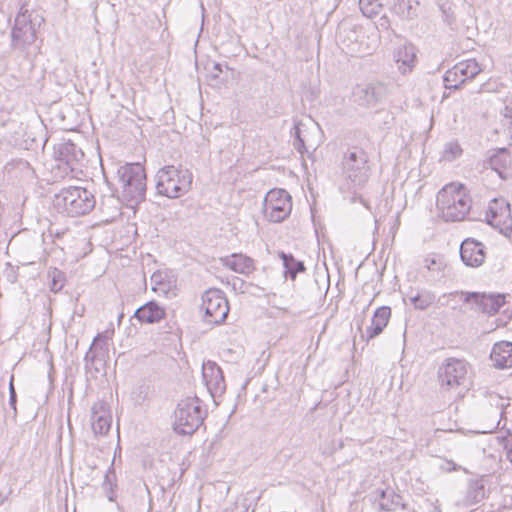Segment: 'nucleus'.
Masks as SVG:
<instances>
[{"label":"nucleus","mask_w":512,"mask_h":512,"mask_svg":"<svg viewBox=\"0 0 512 512\" xmlns=\"http://www.w3.org/2000/svg\"><path fill=\"white\" fill-rule=\"evenodd\" d=\"M461 74L456 73V66L447 70L444 74L443 80L447 89H458L464 82H461Z\"/></svg>","instance_id":"nucleus-37"},{"label":"nucleus","mask_w":512,"mask_h":512,"mask_svg":"<svg viewBox=\"0 0 512 512\" xmlns=\"http://www.w3.org/2000/svg\"><path fill=\"white\" fill-rule=\"evenodd\" d=\"M387 94V87L381 82L357 85L352 92L353 102L363 107L377 105Z\"/></svg>","instance_id":"nucleus-14"},{"label":"nucleus","mask_w":512,"mask_h":512,"mask_svg":"<svg viewBox=\"0 0 512 512\" xmlns=\"http://www.w3.org/2000/svg\"><path fill=\"white\" fill-rule=\"evenodd\" d=\"M490 167L498 176L505 180L509 177V167L511 157L506 149H501L498 153L492 155L489 159Z\"/></svg>","instance_id":"nucleus-26"},{"label":"nucleus","mask_w":512,"mask_h":512,"mask_svg":"<svg viewBox=\"0 0 512 512\" xmlns=\"http://www.w3.org/2000/svg\"><path fill=\"white\" fill-rule=\"evenodd\" d=\"M486 257L483 243L474 239H465L460 245V258L466 266L478 267Z\"/></svg>","instance_id":"nucleus-18"},{"label":"nucleus","mask_w":512,"mask_h":512,"mask_svg":"<svg viewBox=\"0 0 512 512\" xmlns=\"http://www.w3.org/2000/svg\"><path fill=\"white\" fill-rule=\"evenodd\" d=\"M117 176L122 197L126 201L138 203L145 198L146 173L140 163H126L120 166Z\"/></svg>","instance_id":"nucleus-6"},{"label":"nucleus","mask_w":512,"mask_h":512,"mask_svg":"<svg viewBox=\"0 0 512 512\" xmlns=\"http://www.w3.org/2000/svg\"><path fill=\"white\" fill-rule=\"evenodd\" d=\"M51 284L50 288L52 291L57 292L62 289L64 285V274L58 269H54L51 273Z\"/></svg>","instance_id":"nucleus-40"},{"label":"nucleus","mask_w":512,"mask_h":512,"mask_svg":"<svg viewBox=\"0 0 512 512\" xmlns=\"http://www.w3.org/2000/svg\"><path fill=\"white\" fill-rule=\"evenodd\" d=\"M54 159L56 161V165L53 167L55 177L76 178L82 172L84 152L72 141H65L55 145Z\"/></svg>","instance_id":"nucleus-8"},{"label":"nucleus","mask_w":512,"mask_h":512,"mask_svg":"<svg viewBox=\"0 0 512 512\" xmlns=\"http://www.w3.org/2000/svg\"><path fill=\"white\" fill-rule=\"evenodd\" d=\"M124 317V314L121 313L119 316H118V323L120 324L121 323V320L123 319Z\"/></svg>","instance_id":"nucleus-48"},{"label":"nucleus","mask_w":512,"mask_h":512,"mask_svg":"<svg viewBox=\"0 0 512 512\" xmlns=\"http://www.w3.org/2000/svg\"><path fill=\"white\" fill-rule=\"evenodd\" d=\"M152 289L158 294L167 295L172 288V283L168 279V274L162 271H156L151 276Z\"/></svg>","instance_id":"nucleus-33"},{"label":"nucleus","mask_w":512,"mask_h":512,"mask_svg":"<svg viewBox=\"0 0 512 512\" xmlns=\"http://www.w3.org/2000/svg\"><path fill=\"white\" fill-rule=\"evenodd\" d=\"M202 378L213 398L221 396L225 392L226 383L223 372L216 362L209 360L203 363Z\"/></svg>","instance_id":"nucleus-16"},{"label":"nucleus","mask_w":512,"mask_h":512,"mask_svg":"<svg viewBox=\"0 0 512 512\" xmlns=\"http://www.w3.org/2000/svg\"><path fill=\"white\" fill-rule=\"evenodd\" d=\"M487 400L492 410L490 413L493 414L495 419L502 417L505 413V409L510 405L507 399L498 394H489Z\"/></svg>","instance_id":"nucleus-34"},{"label":"nucleus","mask_w":512,"mask_h":512,"mask_svg":"<svg viewBox=\"0 0 512 512\" xmlns=\"http://www.w3.org/2000/svg\"><path fill=\"white\" fill-rule=\"evenodd\" d=\"M165 309L161 307L156 301H149L139 307L133 317L142 323H158L165 318Z\"/></svg>","instance_id":"nucleus-23"},{"label":"nucleus","mask_w":512,"mask_h":512,"mask_svg":"<svg viewBox=\"0 0 512 512\" xmlns=\"http://www.w3.org/2000/svg\"><path fill=\"white\" fill-rule=\"evenodd\" d=\"M54 204L59 211L74 217L89 213L95 207L96 200L88 189L69 186L55 195Z\"/></svg>","instance_id":"nucleus-4"},{"label":"nucleus","mask_w":512,"mask_h":512,"mask_svg":"<svg viewBox=\"0 0 512 512\" xmlns=\"http://www.w3.org/2000/svg\"><path fill=\"white\" fill-rule=\"evenodd\" d=\"M236 281L240 282L241 285H244V281L239 279V278H236Z\"/></svg>","instance_id":"nucleus-50"},{"label":"nucleus","mask_w":512,"mask_h":512,"mask_svg":"<svg viewBox=\"0 0 512 512\" xmlns=\"http://www.w3.org/2000/svg\"><path fill=\"white\" fill-rule=\"evenodd\" d=\"M393 58L402 74L410 73L417 62L416 47L412 43L399 45L393 52Z\"/></svg>","instance_id":"nucleus-21"},{"label":"nucleus","mask_w":512,"mask_h":512,"mask_svg":"<svg viewBox=\"0 0 512 512\" xmlns=\"http://www.w3.org/2000/svg\"><path fill=\"white\" fill-rule=\"evenodd\" d=\"M456 294L463 297L465 303L472 304V309L488 315L498 313L505 303V297L501 294L464 291L456 292Z\"/></svg>","instance_id":"nucleus-13"},{"label":"nucleus","mask_w":512,"mask_h":512,"mask_svg":"<svg viewBox=\"0 0 512 512\" xmlns=\"http://www.w3.org/2000/svg\"><path fill=\"white\" fill-rule=\"evenodd\" d=\"M106 340L107 337L101 334H98L94 338L93 343L90 346L84 358L86 370L95 369L97 372L99 371V368L96 366V363L101 362V359H99L98 354L95 351H93V348L95 347L96 350L99 349L102 351L107 350L108 345Z\"/></svg>","instance_id":"nucleus-27"},{"label":"nucleus","mask_w":512,"mask_h":512,"mask_svg":"<svg viewBox=\"0 0 512 512\" xmlns=\"http://www.w3.org/2000/svg\"><path fill=\"white\" fill-rule=\"evenodd\" d=\"M442 469L451 472L457 470V466L453 461H446L444 465H442Z\"/></svg>","instance_id":"nucleus-45"},{"label":"nucleus","mask_w":512,"mask_h":512,"mask_svg":"<svg viewBox=\"0 0 512 512\" xmlns=\"http://www.w3.org/2000/svg\"><path fill=\"white\" fill-rule=\"evenodd\" d=\"M431 505H433V507H434V510H433V511L440 512V510L438 509V506H437V505H434L433 503H431Z\"/></svg>","instance_id":"nucleus-49"},{"label":"nucleus","mask_w":512,"mask_h":512,"mask_svg":"<svg viewBox=\"0 0 512 512\" xmlns=\"http://www.w3.org/2000/svg\"><path fill=\"white\" fill-rule=\"evenodd\" d=\"M456 66V73H460L462 78L461 82H465L467 79H472L481 72L480 65L475 59H468L461 61Z\"/></svg>","instance_id":"nucleus-32"},{"label":"nucleus","mask_w":512,"mask_h":512,"mask_svg":"<svg viewBox=\"0 0 512 512\" xmlns=\"http://www.w3.org/2000/svg\"><path fill=\"white\" fill-rule=\"evenodd\" d=\"M437 208L445 221H462L471 209L472 200L460 183L445 185L437 194Z\"/></svg>","instance_id":"nucleus-1"},{"label":"nucleus","mask_w":512,"mask_h":512,"mask_svg":"<svg viewBox=\"0 0 512 512\" xmlns=\"http://www.w3.org/2000/svg\"><path fill=\"white\" fill-rule=\"evenodd\" d=\"M448 149L450 150V152L453 154V156L455 157L457 154H459L460 152V148L457 144H452V143H449L446 147V152L448 151Z\"/></svg>","instance_id":"nucleus-46"},{"label":"nucleus","mask_w":512,"mask_h":512,"mask_svg":"<svg viewBox=\"0 0 512 512\" xmlns=\"http://www.w3.org/2000/svg\"><path fill=\"white\" fill-rule=\"evenodd\" d=\"M112 417L109 405L105 401H97L91 408V426L95 435H105L111 428Z\"/></svg>","instance_id":"nucleus-19"},{"label":"nucleus","mask_w":512,"mask_h":512,"mask_svg":"<svg viewBox=\"0 0 512 512\" xmlns=\"http://www.w3.org/2000/svg\"><path fill=\"white\" fill-rule=\"evenodd\" d=\"M410 300L416 309L425 310L434 303L435 295L425 291L411 296Z\"/></svg>","instance_id":"nucleus-35"},{"label":"nucleus","mask_w":512,"mask_h":512,"mask_svg":"<svg viewBox=\"0 0 512 512\" xmlns=\"http://www.w3.org/2000/svg\"><path fill=\"white\" fill-rule=\"evenodd\" d=\"M319 130L318 126L312 125L311 128L301 121H296L291 131L293 136V146L301 154L309 152L310 149L313 151L317 147V143L312 140V133Z\"/></svg>","instance_id":"nucleus-17"},{"label":"nucleus","mask_w":512,"mask_h":512,"mask_svg":"<svg viewBox=\"0 0 512 512\" xmlns=\"http://www.w3.org/2000/svg\"><path fill=\"white\" fill-rule=\"evenodd\" d=\"M206 415L198 397L182 399L174 411V431L180 435H192L203 424Z\"/></svg>","instance_id":"nucleus-3"},{"label":"nucleus","mask_w":512,"mask_h":512,"mask_svg":"<svg viewBox=\"0 0 512 512\" xmlns=\"http://www.w3.org/2000/svg\"><path fill=\"white\" fill-rule=\"evenodd\" d=\"M391 317V308L388 306H381L377 308L373 314L371 325L368 326L365 330V333L362 334V338H365L366 341H370L374 339L378 335H380L384 328L387 326Z\"/></svg>","instance_id":"nucleus-22"},{"label":"nucleus","mask_w":512,"mask_h":512,"mask_svg":"<svg viewBox=\"0 0 512 512\" xmlns=\"http://www.w3.org/2000/svg\"><path fill=\"white\" fill-rule=\"evenodd\" d=\"M155 178L159 195L178 198L189 191L193 176L187 169L167 165L158 170Z\"/></svg>","instance_id":"nucleus-5"},{"label":"nucleus","mask_w":512,"mask_h":512,"mask_svg":"<svg viewBox=\"0 0 512 512\" xmlns=\"http://www.w3.org/2000/svg\"><path fill=\"white\" fill-rule=\"evenodd\" d=\"M43 18L22 5L15 18V24L11 30V46L14 49L25 51L36 40L37 28L43 22Z\"/></svg>","instance_id":"nucleus-7"},{"label":"nucleus","mask_w":512,"mask_h":512,"mask_svg":"<svg viewBox=\"0 0 512 512\" xmlns=\"http://www.w3.org/2000/svg\"><path fill=\"white\" fill-rule=\"evenodd\" d=\"M424 263L428 270L436 272L437 274H439L445 268L443 258L436 255L428 256L425 258Z\"/></svg>","instance_id":"nucleus-39"},{"label":"nucleus","mask_w":512,"mask_h":512,"mask_svg":"<svg viewBox=\"0 0 512 512\" xmlns=\"http://www.w3.org/2000/svg\"><path fill=\"white\" fill-rule=\"evenodd\" d=\"M361 37H363L361 29L356 26L341 29L339 41L342 50L351 57H363L370 54V47L360 40Z\"/></svg>","instance_id":"nucleus-15"},{"label":"nucleus","mask_w":512,"mask_h":512,"mask_svg":"<svg viewBox=\"0 0 512 512\" xmlns=\"http://www.w3.org/2000/svg\"><path fill=\"white\" fill-rule=\"evenodd\" d=\"M220 262L227 269L245 276H249L256 269L254 259L242 253H233L231 255L221 257Z\"/></svg>","instance_id":"nucleus-20"},{"label":"nucleus","mask_w":512,"mask_h":512,"mask_svg":"<svg viewBox=\"0 0 512 512\" xmlns=\"http://www.w3.org/2000/svg\"><path fill=\"white\" fill-rule=\"evenodd\" d=\"M341 171L347 189L353 192L362 189L371 176L367 152L357 146L348 148L341 159Z\"/></svg>","instance_id":"nucleus-2"},{"label":"nucleus","mask_w":512,"mask_h":512,"mask_svg":"<svg viewBox=\"0 0 512 512\" xmlns=\"http://www.w3.org/2000/svg\"><path fill=\"white\" fill-rule=\"evenodd\" d=\"M489 225L508 235L512 231L510 204L504 198H494L489 202L485 213Z\"/></svg>","instance_id":"nucleus-12"},{"label":"nucleus","mask_w":512,"mask_h":512,"mask_svg":"<svg viewBox=\"0 0 512 512\" xmlns=\"http://www.w3.org/2000/svg\"><path fill=\"white\" fill-rule=\"evenodd\" d=\"M5 171L14 178L31 180L35 176V171L30 163L24 159H12L5 165Z\"/></svg>","instance_id":"nucleus-25"},{"label":"nucleus","mask_w":512,"mask_h":512,"mask_svg":"<svg viewBox=\"0 0 512 512\" xmlns=\"http://www.w3.org/2000/svg\"><path fill=\"white\" fill-rule=\"evenodd\" d=\"M291 210L292 198L284 189H272L266 194L263 202V214L269 222L284 221Z\"/></svg>","instance_id":"nucleus-9"},{"label":"nucleus","mask_w":512,"mask_h":512,"mask_svg":"<svg viewBox=\"0 0 512 512\" xmlns=\"http://www.w3.org/2000/svg\"><path fill=\"white\" fill-rule=\"evenodd\" d=\"M379 506L383 511H395L399 506L404 508L401 497L391 489L379 491Z\"/></svg>","instance_id":"nucleus-30"},{"label":"nucleus","mask_w":512,"mask_h":512,"mask_svg":"<svg viewBox=\"0 0 512 512\" xmlns=\"http://www.w3.org/2000/svg\"><path fill=\"white\" fill-rule=\"evenodd\" d=\"M228 71H231L227 64L222 63H214L213 69L210 71L209 78L210 80H216L218 83H224L227 81L226 77H221V74H226Z\"/></svg>","instance_id":"nucleus-38"},{"label":"nucleus","mask_w":512,"mask_h":512,"mask_svg":"<svg viewBox=\"0 0 512 512\" xmlns=\"http://www.w3.org/2000/svg\"><path fill=\"white\" fill-rule=\"evenodd\" d=\"M467 372V363L464 360L448 358L438 369V380L441 387L455 389L465 382Z\"/></svg>","instance_id":"nucleus-11"},{"label":"nucleus","mask_w":512,"mask_h":512,"mask_svg":"<svg viewBox=\"0 0 512 512\" xmlns=\"http://www.w3.org/2000/svg\"><path fill=\"white\" fill-rule=\"evenodd\" d=\"M379 25L382 28L388 29V27H389V20H388V18L386 16L381 17Z\"/></svg>","instance_id":"nucleus-47"},{"label":"nucleus","mask_w":512,"mask_h":512,"mask_svg":"<svg viewBox=\"0 0 512 512\" xmlns=\"http://www.w3.org/2000/svg\"><path fill=\"white\" fill-rule=\"evenodd\" d=\"M279 256L283 262L285 277H290L292 280H295L298 273L306 270L304 263L295 259L292 254L280 252Z\"/></svg>","instance_id":"nucleus-28"},{"label":"nucleus","mask_w":512,"mask_h":512,"mask_svg":"<svg viewBox=\"0 0 512 512\" xmlns=\"http://www.w3.org/2000/svg\"><path fill=\"white\" fill-rule=\"evenodd\" d=\"M418 5L416 0H394L392 11L401 19H413L417 16Z\"/></svg>","instance_id":"nucleus-29"},{"label":"nucleus","mask_w":512,"mask_h":512,"mask_svg":"<svg viewBox=\"0 0 512 512\" xmlns=\"http://www.w3.org/2000/svg\"><path fill=\"white\" fill-rule=\"evenodd\" d=\"M103 487L105 489V491L107 492V497L110 501L113 500V495H112V489H111V481H110V477H109V474H105V480H104V483H103Z\"/></svg>","instance_id":"nucleus-44"},{"label":"nucleus","mask_w":512,"mask_h":512,"mask_svg":"<svg viewBox=\"0 0 512 512\" xmlns=\"http://www.w3.org/2000/svg\"><path fill=\"white\" fill-rule=\"evenodd\" d=\"M202 309L204 320L208 324H222L229 313L228 300L219 289H208L202 295Z\"/></svg>","instance_id":"nucleus-10"},{"label":"nucleus","mask_w":512,"mask_h":512,"mask_svg":"<svg viewBox=\"0 0 512 512\" xmlns=\"http://www.w3.org/2000/svg\"><path fill=\"white\" fill-rule=\"evenodd\" d=\"M485 498V486L482 480H471L468 485L465 504L468 506L479 503Z\"/></svg>","instance_id":"nucleus-31"},{"label":"nucleus","mask_w":512,"mask_h":512,"mask_svg":"<svg viewBox=\"0 0 512 512\" xmlns=\"http://www.w3.org/2000/svg\"><path fill=\"white\" fill-rule=\"evenodd\" d=\"M503 115H504V118H505V123H504V125H505V126L507 127V129L509 130L510 137H511V139H512V108H511V107L506 106V107L504 108Z\"/></svg>","instance_id":"nucleus-42"},{"label":"nucleus","mask_w":512,"mask_h":512,"mask_svg":"<svg viewBox=\"0 0 512 512\" xmlns=\"http://www.w3.org/2000/svg\"><path fill=\"white\" fill-rule=\"evenodd\" d=\"M490 358L497 368L512 367V343L501 341L494 344Z\"/></svg>","instance_id":"nucleus-24"},{"label":"nucleus","mask_w":512,"mask_h":512,"mask_svg":"<svg viewBox=\"0 0 512 512\" xmlns=\"http://www.w3.org/2000/svg\"><path fill=\"white\" fill-rule=\"evenodd\" d=\"M503 447L506 452V458L512 464V435H508L503 439Z\"/></svg>","instance_id":"nucleus-43"},{"label":"nucleus","mask_w":512,"mask_h":512,"mask_svg":"<svg viewBox=\"0 0 512 512\" xmlns=\"http://www.w3.org/2000/svg\"><path fill=\"white\" fill-rule=\"evenodd\" d=\"M14 377L11 376L10 383H9V406L13 410V417H16L17 415V408H16V402H17V394L14 388Z\"/></svg>","instance_id":"nucleus-41"},{"label":"nucleus","mask_w":512,"mask_h":512,"mask_svg":"<svg viewBox=\"0 0 512 512\" xmlns=\"http://www.w3.org/2000/svg\"><path fill=\"white\" fill-rule=\"evenodd\" d=\"M359 8L364 16L372 18L380 13L382 3L379 0H359Z\"/></svg>","instance_id":"nucleus-36"}]
</instances>
